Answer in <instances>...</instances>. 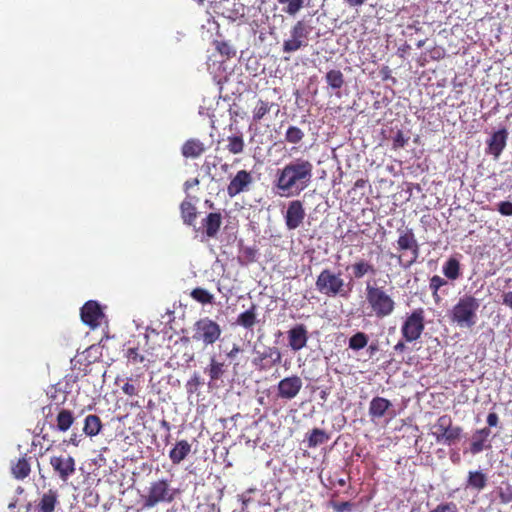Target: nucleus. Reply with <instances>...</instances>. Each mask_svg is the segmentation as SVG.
<instances>
[{
  "instance_id": "nucleus-1",
  "label": "nucleus",
  "mask_w": 512,
  "mask_h": 512,
  "mask_svg": "<svg viewBox=\"0 0 512 512\" xmlns=\"http://www.w3.org/2000/svg\"><path fill=\"white\" fill-rule=\"evenodd\" d=\"M365 295L366 302L371 311L370 315L383 319L394 312L396 302L384 287L377 286L375 283L367 282Z\"/></svg>"
},
{
  "instance_id": "nucleus-2",
  "label": "nucleus",
  "mask_w": 512,
  "mask_h": 512,
  "mask_svg": "<svg viewBox=\"0 0 512 512\" xmlns=\"http://www.w3.org/2000/svg\"><path fill=\"white\" fill-rule=\"evenodd\" d=\"M315 286L320 294L327 297H347L352 290L350 283H345L341 272H334L329 268L319 273Z\"/></svg>"
},
{
  "instance_id": "nucleus-3",
  "label": "nucleus",
  "mask_w": 512,
  "mask_h": 512,
  "mask_svg": "<svg viewBox=\"0 0 512 512\" xmlns=\"http://www.w3.org/2000/svg\"><path fill=\"white\" fill-rule=\"evenodd\" d=\"M480 307L479 300L472 295H464L459 298L450 312V319L461 328H472L477 322V311Z\"/></svg>"
},
{
  "instance_id": "nucleus-4",
  "label": "nucleus",
  "mask_w": 512,
  "mask_h": 512,
  "mask_svg": "<svg viewBox=\"0 0 512 512\" xmlns=\"http://www.w3.org/2000/svg\"><path fill=\"white\" fill-rule=\"evenodd\" d=\"M180 494L179 489L171 486L168 479H158L150 483L143 496V509H151L160 503H172Z\"/></svg>"
},
{
  "instance_id": "nucleus-5",
  "label": "nucleus",
  "mask_w": 512,
  "mask_h": 512,
  "mask_svg": "<svg viewBox=\"0 0 512 512\" xmlns=\"http://www.w3.org/2000/svg\"><path fill=\"white\" fill-rule=\"evenodd\" d=\"M397 248L399 251L405 252L409 251V259L405 260V253L399 255L397 257L398 263L403 268H409L414 263L417 262L419 257L420 248L413 232V229L406 228L405 230L400 231L398 240H397Z\"/></svg>"
},
{
  "instance_id": "nucleus-6",
  "label": "nucleus",
  "mask_w": 512,
  "mask_h": 512,
  "mask_svg": "<svg viewBox=\"0 0 512 512\" xmlns=\"http://www.w3.org/2000/svg\"><path fill=\"white\" fill-rule=\"evenodd\" d=\"M313 165L303 159H298L293 163H290V194H299L301 191L306 189L312 179Z\"/></svg>"
},
{
  "instance_id": "nucleus-7",
  "label": "nucleus",
  "mask_w": 512,
  "mask_h": 512,
  "mask_svg": "<svg viewBox=\"0 0 512 512\" xmlns=\"http://www.w3.org/2000/svg\"><path fill=\"white\" fill-rule=\"evenodd\" d=\"M432 432L438 443L453 445L462 437L463 429L460 426H454L452 418L449 415L440 416L433 426Z\"/></svg>"
},
{
  "instance_id": "nucleus-8",
  "label": "nucleus",
  "mask_w": 512,
  "mask_h": 512,
  "mask_svg": "<svg viewBox=\"0 0 512 512\" xmlns=\"http://www.w3.org/2000/svg\"><path fill=\"white\" fill-rule=\"evenodd\" d=\"M222 330L220 325L214 320L205 317L195 322L192 338L197 342H202L205 346L213 345L219 340Z\"/></svg>"
},
{
  "instance_id": "nucleus-9",
  "label": "nucleus",
  "mask_w": 512,
  "mask_h": 512,
  "mask_svg": "<svg viewBox=\"0 0 512 512\" xmlns=\"http://www.w3.org/2000/svg\"><path fill=\"white\" fill-rule=\"evenodd\" d=\"M425 328V315L423 308L414 309L409 314L401 327L402 337L407 342H413L421 337Z\"/></svg>"
},
{
  "instance_id": "nucleus-10",
  "label": "nucleus",
  "mask_w": 512,
  "mask_h": 512,
  "mask_svg": "<svg viewBox=\"0 0 512 512\" xmlns=\"http://www.w3.org/2000/svg\"><path fill=\"white\" fill-rule=\"evenodd\" d=\"M213 11L230 21H242L247 7L237 0H210Z\"/></svg>"
},
{
  "instance_id": "nucleus-11",
  "label": "nucleus",
  "mask_w": 512,
  "mask_h": 512,
  "mask_svg": "<svg viewBox=\"0 0 512 512\" xmlns=\"http://www.w3.org/2000/svg\"><path fill=\"white\" fill-rule=\"evenodd\" d=\"M50 465L53 468L54 473L63 482H67V480L76 472L75 459L70 455L52 456L50 458Z\"/></svg>"
},
{
  "instance_id": "nucleus-12",
  "label": "nucleus",
  "mask_w": 512,
  "mask_h": 512,
  "mask_svg": "<svg viewBox=\"0 0 512 512\" xmlns=\"http://www.w3.org/2000/svg\"><path fill=\"white\" fill-rule=\"evenodd\" d=\"M83 323L88 325L91 329H95L101 324L104 318V313L98 302L90 300L87 301L80 311Z\"/></svg>"
},
{
  "instance_id": "nucleus-13",
  "label": "nucleus",
  "mask_w": 512,
  "mask_h": 512,
  "mask_svg": "<svg viewBox=\"0 0 512 512\" xmlns=\"http://www.w3.org/2000/svg\"><path fill=\"white\" fill-rule=\"evenodd\" d=\"M507 140L508 131L506 128L493 132L486 141V154L492 155L495 160H498L507 145Z\"/></svg>"
},
{
  "instance_id": "nucleus-14",
  "label": "nucleus",
  "mask_w": 512,
  "mask_h": 512,
  "mask_svg": "<svg viewBox=\"0 0 512 512\" xmlns=\"http://www.w3.org/2000/svg\"><path fill=\"white\" fill-rule=\"evenodd\" d=\"M253 182V177L250 172L246 170H240L236 173V175L231 179L230 183L227 186V194L230 197H235L236 195L248 191L250 185Z\"/></svg>"
},
{
  "instance_id": "nucleus-15",
  "label": "nucleus",
  "mask_w": 512,
  "mask_h": 512,
  "mask_svg": "<svg viewBox=\"0 0 512 512\" xmlns=\"http://www.w3.org/2000/svg\"><path fill=\"white\" fill-rule=\"evenodd\" d=\"M59 505V494L55 489H49L35 502L33 512H54Z\"/></svg>"
},
{
  "instance_id": "nucleus-16",
  "label": "nucleus",
  "mask_w": 512,
  "mask_h": 512,
  "mask_svg": "<svg viewBox=\"0 0 512 512\" xmlns=\"http://www.w3.org/2000/svg\"><path fill=\"white\" fill-rule=\"evenodd\" d=\"M222 225V215L220 212H210L201 221L203 233L207 238H215Z\"/></svg>"
},
{
  "instance_id": "nucleus-17",
  "label": "nucleus",
  "mask_w": 512,
  "mask_h": 512,
  "mask_svg": "<svg viewBox=\"0 0 512 512\" xmlns=\"http://www.w3.org/2000/svg\"><path fill=\"white\" fill-rule=\"evenodd\" d=\"M349 269L352 271V277L357 280L362 279L368 275L375 276L377 274L376 266L364 258H358L355 262L346 268V270Z\"/></svg>"
},
{
  "instance_id": "nucleus-18",
  "label": "nucleus",
  "mask_w": 512,
  "mask_h": 512,
  "mask_svg": "<svg viewBox=\"0 0 512 512\" xmlns=\"http://www.w3.org/2000/svg\"><path fill=\"white\" fill-rule=\"evenodd\" d=\"M227 365L219 361L215 356L210 358L209 364L204 368V372L209 376V386L218 387L217 381L225 375Z\"/></svg>"
},
{
  "instance_id": "nucleus-19",
  "label": "nucleus",
  "mask_w": 512,
  "mask_h": 512,
  "mask_svg": "<svg viewBox=\"0 0 512 512\" xmlns=\"http://www.w3.org/2000/svg\"><path fill=\"white\" fill-rule=\"evenodd\" d=\"M491 435V430L488 427L478 429L472 436V442L470 444V452L473 455L479 454L484 449L491 448L490 444H486Z\"/></svg>"
},
{
  "instance_id": "nucleus-20",
  "label": "nucleus",
  "mask_w": 512,
  "mask_h": 512,
  "mask_svg": "<svg viewBox=\"0 0 512 512\" xmlns=\"http://www.w3.org/2000/svg\"><path fill=\"white\" fill-rule=\"evenodd\" d=\"M309 32L310 28L303 21H299L293 28L292 38L290 39V51L306 46Z\"/></svg>"
},
{
  "instance_id": "nucleus-21",
  "label": "nucleus",
  "mask_w": 512,
  "mask_h": 512,
  "mask_svg": "<svg viewBox=\"0 0 512 512\" xmlns=\"http://www.w3.org/2000/svg\"><path fill=\"white\" fill-rule=\"evenodd\" d=\"M392 407L390 400L376 396L369 404V416L372 419H379L386 415L389 409Z\"/></svg>"
},
{
  "instance_id": "nucleus-22",
  "label": "nucleus",
  "mask_w": 512,
  "mask_h": 512,
  "mask_svg": "<svg viewBox=\"0 0 512 512\" xmlns=\"http://www.w3.org/2000/svg\"><path fill=\"white\" fill-rule=\"evenodd\" d=\"M279 360V351L275 348H268L262 353L257 351V356L253 359V363L260 369H265Z\"/></svg>"
},
{
  "instance_id": "nucleus-23",
  "label": "nucleus",
  "mask_w": 512,
  "mask_h": 512,
  "mask_svg": "<svg viewBox=\"0 0 512 512\" xmlns=\"http://www.w3.org/2000/svg\"><path fill=\"white\" fill-rule=\"evenodd\" d=\"M488 483L487 475L480 471L474 470L469 471L466 479V489H471L477 492L482 491Z\"/></svg>"
},
{
  "instance_id": "nucleus-24",
  "label": "nucleus",
  "mask_w": 512,
  "mask_h": 512,
  "mask_svg": "<svg viewBox=\"0 0 512 512\" xmlns=\"http://www.w3.org/2000/svg\"><path fill=\"white\" fill-rule=\"evenodd\" d=\"M191 452V444L187 440H179L169 452V459L174 465L180 464Z\"/></svg>"
},
{
  "instance_id": "nucleus-25",
  "label": "nucleus",
  "mask_w": 512,
  "mask_h": 512,
  "mask_svg": "<svg viewBox=\"0 0 512 512\" xmlns=\"http://www.w3.org/2000/svg\"><path fill=\"white\" fill-rule=\"evenodd\" d=\"M206 151V147L199 139H188L181 148L185 158H198Z\"/></svg>"
},
{
  "instance_id": "nucleus-26",
  "label": "nucleus",
  "mask_w": 512,
  "mask_h": 512,
  "mask_svg": "<svg viewBox=\"0 0 512 512\" xmlns=\"http://www.w3.org/2000/svg\"><path fill=\"white\" fill-rule=\"evenodd\" d=\"M307 330L303 325H297L290 329V347L299 350L306 345Z\"/></svg>"
},
{
  "instance_id": "nucleus-27",
  "label": "nucleus",
  "mask_w": 512,
  "mask_h": 512,
  "mask_svg": "<svg viewBox=\"0 0 512 512\" xmlns=\"http://www.w3.org/2000/svg\"><path fill=\"white\" fill-rule=\"evenodd\" d=\"M325 81L328 87L336 91L335 94L340 96V89L345 83L344 75L339 69H331L325 75Z\"/></svg>"
},
{
  "instance_id": "nucleus-28",
  "label": "nucleus",
  "mask_w": 512,
  "mask_h": 512,
  "mask_svg": "<svg viewBox=\"0 0 512 512\" xmlns=\"http://www.w3.org/2000/svg\"><path fill=\"white\" fill-rule=\"evenodd\" d=\"M180 213L183 223L187 226H195L197 208L190 200H184L180 204Z\"/></svg>"
},
{
  "instance_id": "nucleus-29",
  "label": "nucleus",
  "mask_w": 512,
  "mask_h": 512,
  "mask_svg": "<svg viewBox=\"0 0 512 512\" xmlns=\"http://www.w3.org/2000/svg\"><path fill=\"white\" fill-rule=\"evenodd\" d=\"M256 310L257 306L252 303L249 309L238 315L236 324L245 329H252L257 322Z\"/></svg>"
},
{
  "instance_id": "nucleus-30",
  "label": "nucleus",
  "mask_w": 512,
  "mask_h": 512,
  "mask_svg": "<svg viewBox=\"0 0 512 512\" xmlns=\"http://www.w3.org/2000/svg\"><path fill=\"white\" fill-rule=\"evenodd\" d=\"M103 427L102 421L99 416L89 414L84 419L83 432L89 437L98 435Z\"/></svg>"
},
{
  "instance_id": "nucleus-31",
  "label": "nucleus",
  "mask_w": 512,
  "mask_h": 512,
  "mask_svg": "<svg viewBox=\"0 0 512 512\" xmlns=\"http://www.w3.org/2000/svg\"><path fill=\"white\" fill-rule=\"evenodd\" d=\"M305 217V211L299 200L290 202V230L297 228Z\"/></svg>"
},
{
  "instance_id": "nucleus-32",
  "label": "nucleus",
  "mask_w": 512,
  "mask_h": 512,
  "mask_svg": "<svg viewBox=\"0 0 512 512\" xmlns=\"http://www.w3.org/2000/svg\"><path fill=\"white\" fill-rule=\"evenodd\" d=\"M75 418L72 411L61 409L56 416V427L60 432H66L74 423Z\"/></svg>"
},
{
  "instance_id": "nucleus-33",
  "label": "nucleus",
  "mask_w": 512,
  "mask_h": 512,
  "mask_svg": "<svg viewBox=\"0 0 512 512\" xmlns=\"http://www.w3.org/2000/svg\"><path fill=\"white\" fill-rule=\"evenodd\" d=\"M328 440H329V435L326 431L319 429V428H314L307 435V447L315 448L319 445L326 443Z\"/></svg>"
},
{
  "instance_id": "nucleus-34",
  "label": "nucleus",
  "mask_w": 512,
  "mask_h": 512,
  "mask_svg": "<svg viewBox=\"0 0 512 512\" xmlns=\"http://www.w3.org/2000/svg\"><path fill=\"white\" fill-rule=\"evenodd\" d=\"M31 472L30 464L25 457L19 458L12 466V474L18 480H23L29 476Z\"/></svg>"
},
{
  "instance_id": "nucleus-35",
  "label": "nucleus",
  "mask_w": 512,
  "mask_h": 512,
  "mask_svg": "<svg viewBox=\"0 0 512 512\" xmlns=\"http://www.w3.org/2000/svg\"><path fill=\"white\" fill-rule=\"evenodd\" d=\"M444 275L450 280H456L460 276V263L454 258L450 257L443 266Z\"/></svg>"
},
{
  "instance_id": "nucleus-36",
  "label": "nucleus",
  "mask_w": 512,
  "mask_h": 512,
  "mask_svg": "<svg viewBox=\"0 0 512 512\" xmlns=\"http://www.w3.org/2000/svg\"><path fill=\"white\" fill-rule=\"evenodd\" d=\"M288 165L284 166L283 168H278L276 170V188L278 189V194L283 196L286 195V192L288 191Z\"/></svg>"
},
{
  "instance_id": "nucleus-37",
  "label": "nucleus",
  "mask_w": 512,
  "mask_h": 512,
  "mask_svg": "<svg viewBox=\"0 0 512 512\" xmlns=\"http://www.w3.org/2000/svg\"><path fill=\"white\" fill-rule=\"evenodd\" d=\"M190 296L196 302L207 305L214 303V295L204 288L196 287L190 292Z\"/></svg>"
},
{
  "instance_id": "nucleus-38",
  "label": "nucleus",
  "mask_w": 512,
  "mask_h": 512,
  "mask_svg": "<svg viewBox=\"0 0 512 512\" xmlns=\"http://www.w3.org/2000/svg\"><path fill=\"white\" fill-rule=\"evenodd\" d=\"M368 341V335L359 331L349 338L348 346L354 351H359L367 346Z\"/></svg>"
},
{
  "instance_id": "nucleus-39",
  "label": "nucleus",
  "mask_w": 512,
  "mask_h": 512,
  "mask_svg": "<svg viewBox=\"0 0 512 512\" xmlns=\"http://www.w3.org/2000/svg\"><path fill=\"white\" fill-rule=\"evenodd\" d=\"M328 505L333 512H354L357 508V504L352 501H338L333 498Z\"/></svg>"
},
{
  "instance_id": "nucleus-40",
  "label": "nucleus",
  "mask_w": 512,
  "mask_h": 512,
  "mask_svg": "<svg viewBox=\"0 0 512 512\" xmlns=\"http://www.w3.org/2000/svg\"><path fill=\"white\" fill-rule=\"evenodd\" d=\"M257 250L250 246H241L238 260L242 265H248L256 260Z\"/></svg>"
},
{
  "instance_id": "nucleus-41",
  "label": "nucleus",
  "mask_w": 512,
  "mask_h": 512,
  "mask_svg": "<svg viewBox=\"0 0 512 512\" xmlns=\"http://www.w3.org/2000/svg\"><path fill=\"white\" fill-rule=\"evenodd\" d=\"M244 140L242 135H233L228 137L227 149L232 154H240L244 150Z\"/></svg>"
},
{
  "instance_id": "nucleus-42",
  "label": "nucleus",
  "mask_w": 512,
  "mask_h": 512,
  "mask_svg": "<svg viewBox=\"0 0 512 512\" xmlns=\"http://www.w3.org/2000/svg\"><path fill=\"white\" fill-rule=\"evenodd\" d=\"M445 285H447V281L444 278L440 277L439 275H434L431 277L429 282V288L432 292V296L435 302H438L440 300L438 291L441 287Z\"/></svg>"
},
{
  "instance_id": "nucleus-43",
  "label": "nucleus",
  "mask_w": 512,
  "mask_h": 512,
  "mask_svg": "<svg viewBox=\"0 0 512 512\" xmlns=\"http://www.w3.org/2000/svg\"><path fill=\"white\" fill-rule=\"evenodd\" d=\"M255 492H256V489L249 488L242 494L238 495V500L241 502V505H242V507H241L242 512H244V511L248 512V509L250 508V506L256 503V501L252 497V494H254Z\"/></svg>"
},
{
  "instance_id": "nucleus-44",
  "label": "nucleus",
  "mask_w": 512,
  "mask_h": 512,
  "mask_svg": "<svg viewBox=\"0 0 512 512\" xmlns=\"http://www.w3.org/2000/svg\"><path fill=\"white\" fill-rule=\"evenodd\" d=\"M498 497L502 504L512 502V484L509 482H502L498 487Z\"/></svg>"
},
{
  "instance_id": "nucleus-45",
  "label": "nucleus",
  "mask_w": 512,
  "mask_h": 512,
  "mask_svg": "<svg viewBox=\"0 0 512 512\" xmlns=\"http://www.w3.org/2000/svg\"><path fill=\"white\" fill-rule=\"evenodd\" d=\"M215 49L226 58H231L236 55L235 49L232 47V45L225 41H214Z\"/></svg>"
},
{
  "instance_id": "nucleus-46",
  "label": "nucleus",
  "mask_w": 512,
  "mask_h": 512,
  "mask_svg": "<svg viewBox=\"0 0 512 512\" xmlns=\"http://www.w3.org/2000/svg\"><path fill=\"white\" fill-rule=\"evenodd\" d=\"M270 110V106L267 102L259 100L253 111V119L255 121L261 120Z\"/></svg>"
},
{
  "instance_id": "nucleus-47",
  "label": "nucleus",
  "mask_w": 512,
  "mask_h": 512,
  "mask_svg": "<svg viewBox=\"0 0 512 512\" xmlns=\"http://www.w3.org/2000/svg\"><path fill=\"white\" fill-rule=\"evenodd\" d=\"M203 385V381L198 373H194L192 377L187 381L186 389L189 394L197 392L198 388Z\"/></svg>"
},
{
  "instance_id": "nucleus-48",
  "label": "nucleus",
  "mask_w": 512,
  "mask_h": 512,
  "mask_svg": "<svg viewBox=\"0 0 512 512\" xmlns=\"http://www.w3.org/2000/svg\"><path fill=\"white\" fill-rule=\"evenodd\" d=\"M429 512H459L457 504L453 501L441 502Z\"/></svg>"
},
{
  "instance_id": "nucleus-49",
  "label": "nucleus",
  "mask_w": 512,
  "mask_h": 512,
  "mask_svg": "<svg viewBox=\"0 0 512 512\" xmlns=\"http://www.w3.org/2000/svg\"><path fill=\"white\" fill-rule=\"evenodd\" d=\"M409 140V137H406L402 130H398L393 137V149L397 150L403 148Z\"/></svg>"
},
{
  "instance_id": "nucleus-50",
  "label": "nucleus",
  "mask_w": 512,
  "mask_h": 512,
  "mask_svg": "<svg viewBox=\"0 0 512 512\" xmlns=\"http://www.w3.org/2000/svg\"><path fill=\"white\" fill-rule=\"evenodd\" d=\"M126 357L128 361L137 364V363H143L145 360V357L141 354H139L137 348H128L126 351Z\"/></svg>"
},
{
  "instance_id": "nucleus-51",
  "label": "nucleus",
  "mask_w": 512,
  "mask_h": 512,
  "mask_svg": "<svg viewBox=\"0 0 512 512\" xmlns=\"http://www.w3.org/2000/svg\"><path fill=\"white\" fill-rule=\"evenodd\" d=\"M301 380L299 377H290V399L293 398L301 388Z\"/></svg>"
},
{
  "instance_id": "nucleus-52",
  "label": "nucleus",
  "mask_w": 512,
  "mask_h": 512,
  "mask_svg": "<svg viewBox=\"0 0 512 512\" xmlns=\"http://www.w3.org/2000/svg\"><path fill=\"white\" fill-rule=\"evenodd\" d=\"M498 211L503 216H512V202L502 201L498 204Z\"/></svg>"
},
{
  "instance_id": "nucleus-53",
  "label": "nucleus",
  "mask_w": 512,
  "mask_h": 512,
  "mask_svg": "<svg viewBox=\"0 0 512 512\" xmlns=\"http://www.w3.org/2000/svg\"><path fill=\"white\" fill-rule=\"evenodd\" d=\"M303 132L296 127H290V143H297L303 138Z\"/></svg>"
},
{
  "instance_id": "nucleus-54",
  "label": "nucleus",
  "mask_w": 512,
  "mask_h": 512,
  "mask_svg": "<svg viewBox=\"0 0 512 512\" xmlns=\"http://www.w3.org/2000/svg\"><path fill=\"white\" fill-rule=\"evenodd\" d=\"M122 391L128 396H136L139 392L138 388L129 381L122 386Z\"/></svg>"
},
{
  "instance_id": "nucleus-55",
  "label": "nucleus",
  "mask_w": 512,
  "mask_h": 512,
  "mask_svg": "<svg viewBox=\"0 0 512 512\" xmlns=\"http://www.w3.org/2000/svg\"><path fill=\"white\" fill-rule=\"evenodd\" d=\"M279 393L282 397H288V378H284L280 381Z\"/></svg>"
},
{
  "instance_id": "nucleus-56",
  "label": "nucleus",
  "mask_w": 512,
  "mask_h": 512,
  "mask_svg": "<svg viewBox=\"0 0 512 512\" xmlns=\"http://www.w3.org/2000/svg\"><path fill=\"white\" fill-rule=\"evenodd\" d=\"M486 421L489 427H496L499 422V417L495 412H491L488 414Z\"/></svg>"
},
{
  "instance_id": "nucleus-57",
  "label": "nucleus",
  "mask_w": 512,
  "mask_h": 512,
  "mask_svg": "<svg viewBox=\"0 0 512 512\" xmlns=\"http://www.w3.org/2000/svg\"><path fill=\"white\" fill-rule=\"evenodd\" d=\"M502 303L512 309V291L506 292L502 295Z\"/></svg>"
},
{
  "instance_id": "nucleus-58",
  "label": "nucleus",
  "mask_w": 512,
  "mask_h": 512,
  "mask_svg": "<svg viewBox=\"0 0 512 512\" xmlns=\"http://www.w3.org/2000/svg\"><path fill=\"white\" fill-rule=\"evenodd\" d=\"M349 7H360L366 0H343Z\"/></svg>"
},
{
  "instance_id": "nucleus-59",
  "label": "nucleus",
  "mask_w": 512,
  "mask_h": 512,
  "mask_svg": "<svg viewBox=\"0 0 512 512\" xmlns=\"http://www.w3.org/2000/svg\"><path fill=\"white\" fill-rule=\"evenodd\" d=\"M241 351L240 347L236 344L233 345L232 349L227 353L229 359H233Z\"/></svg>"
},
{
  "instance_id": "nucleus-60",
  "label": "nucleus",
  "mask_w": 512,
  "mask_h": 512,
  "mask_svg": "<svg viewBox=\"0 0 512 512\" xmlns=\"http://www.w3.org/2000/svg\"><path fill=\"white\" fill-rule=\"evenodd\" d=\"M405 348H406V347H405V344H404V342H402V341H399V342L394 346V350H395V351H399V352L404 351V350H405Z\"/></svg>"
},
{
  "instance_id": "nucleus-61",
  "label": "nucleus",
  "mask_w": 512,
  "mask_h": 512,
  "mask_svg": "<svg viewBox=\"0 0 512 512\" xmlns=\"http://www.w3.org/2000/svg\"><path fill=\"white\" fill-rule=\"evenodd\" d=\"M79 442H80V441H79V439H78V437H77V435H76V434H73V435L71 436V438L69 439V443H70V444H72V445H74V446H78V445H79Z\"/></svg>"
},
{
  "instance_id": "nucleus-62",
  "label": "nucleus",
  "mask_w": 512,
  "mask_h": 512,
  "mask_svg": "<svg viewBox=\"0 0 512 512\" xmlns=\"http://www.w3.org/2000/svg\"><path fill=\"white\" fill-rule=\"evenodd\" d=\"M364 185H365V180H363V179H358V180L355 182V184H354V186H355L356 188L364 187Z\"/></svg>"
},
{
  "instance_id": "nucleus-63",
  "label": "nucleus",
  "mask_w": 512,
  "mask_h": 512,
  "mask_svg": "<svg viewBox=\"0 0 512 512\" xmlns=\"http://www.w3.org/2000/svg\"><path fill=\"white\" fill-rule=\"evenodd\" d=\"M368 350H369V352H370L371 354H373L374 352H376V351L378 350V346H377V344H371V345L369 346Z\"/></svg>"
},
{
  "instance_id": "nucleus-64",
  "label": "nucleus",
  "mask_w": 512,
  "mask_h": 512,
  "mask_svg": "<svg viewBox=\"0 0 512 512\" xmlns=\"http://www.w3.org/2000/svg\"><path fill=\"white\" fill-rule=\"evenodd\" d=\"M46 410H48V413L46 414V417H48L50 414H52V407L51 406L44 407L43 412L45 413Z\"/></svg>"
}]
</instances>
